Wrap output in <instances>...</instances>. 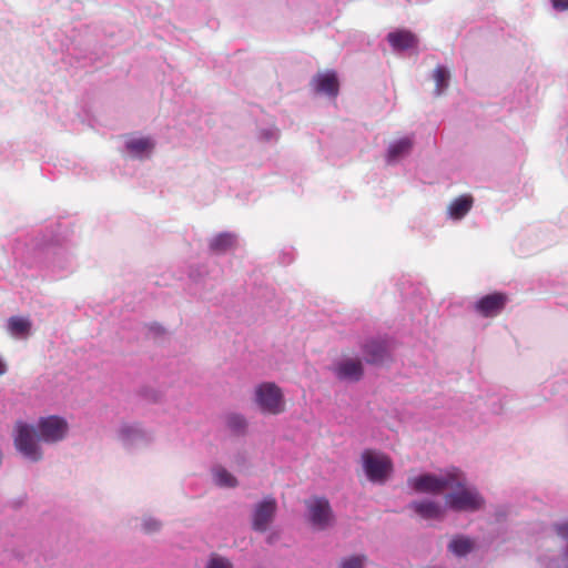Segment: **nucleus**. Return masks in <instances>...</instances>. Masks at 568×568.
Segmentation results:
<instances>
[{"instance_id":"f257e3e1","label":"nucleus","mask_w":568,"mask_h":568,"mask_svg":"<svg viewBox=\"0 0 568 568\" xmlns=\"http://www.w3.org/2000/svg\"><path fill=\"white\" fill-rule=\"evenodd\" d=\"M408 485L417 493L439 494L445 489L462 487V474L457 470L447 473L445 476L432 474L420 475L408 479Z\"/></svg>"},{"instance_id":"f03ea898","label":"nucleus","mask_w":568,"mask_h":568,"mask_svg":"<svg viewBox=\"0 0 568 568\" xmlns=\"http://www.w3.org/2000/svg\"><path fill=\"white\" fill-rule=\"evenodd\" d=\"M361 462L367 479L374 484L386 483L394 469L389 456L373 449H365L361 455Z\"/></svg>"},{"instance_id":"7ed1b4c3","label":"nucleus","mask_w":568,"mask_h":568,"mask_svg":"<svg viewBox=\"0 0 568 568\" xmlns=\"http://www.w3.org/2000/svg\"><path fill=\"white\" fill-rule=\"evenodd\" d=\"M254 402L260 410L267 415H280L286 409L282 389L272 382H264L255 387Z\"/></svg>"},{"instance_id":"20e7f679","label":"nucleus","mask_w":568,"mask_h":568,"mask_svg":"<svg viewBox=\"0 0 568 568\" xmlns=\"http://www.w3.org/2000/svg\"><path fill=\"white\" fill-rule=\"evenodd\" d=\"M307 518L316 530H325L334 524L335 516L326 497L313 496L305 500Z\"/></svg>"},{"instance_id":"39448f33","label":"nucleus","mask_w":568,"mask_h":568,"mask_svg":"<svg viewBox=\"0 0 568 568\" xmlns=\"http://www.w3.org/2000/svg\"><path fill=\"white\" fill-rule=\"evenodd\" d=\"M14 446L27 458L38 462L42 457V453L38 445V437L34 428L21 420L14 426Z\"/></svg>"},{"instance_id":"423d86ee","label":"nucleus","mask_w":568,"mask_h":568,"mask_svg":"<svg viewBox=\"0 0 568 568\" xmlns=\"http://www.w3.org/2000/svg\"><path fill=\"white\" fill-rule=\"evenodd\" d=\"M463 486L459 487L460 490L454 494H448L446 496L447 505L458 511H475L483 507L484 499L481 496L473 489L465 488V480L462 477Z\"/></svg>"},{"instance_id":"0eeeda50","label":"nucleus","mask_w":568,"mask_h":568,"mask_svg":"<svg viewBox=\"0 0 568 568\" xmlns=\"http://www.w3.org/2000/svg\"><path fill=\"white\" fill-rule=\"evenodd\" d=\"M38 439L44 443H57L64 438L68 432V423L59 416L40 418L38 423Z\"/></svg>"},{"instance_id":"6e6552de","label":"nucleus","mask_w":568,"mask_h":568,"mask_svg":"<svg viewBox=\"0 0 568 568\" xmlns=\"http://www.w3.org/2000/svg\"><path fill=\"white\" fill-rule=\"evenodd\" d=\"M277 510V503L274 497H265L258 503L252 515V528L256 531L264 532L272 524Z\"/></svg>"},{"instance_id":"1a4fd4ad","label":"nucleus","mask_w":568,"mask_h":568,"mask_svg":"<svg viewBox=\"0 0 568 568\" xmlns=\"http://www.w3.org/2000/svg\"><path fill=\"white\" fill-rule=\"evenodd\" d=\"M509 297L506 293L494 292L480 297L475 303V311L483 317H496L506 307Z\"/></svg>"},{"instance_id":"9d476101","label":"nucleus","mask_w":568,"mask_h":568,"mask_svg":"<svg viewBox=\"0 0 568 568\" xmlns=\"http://www.w3.org/2000/svg\"><path fill=\"white\" fill-rule=\"evenodd\" d=\"M334 373L339 379L357 382L364 374L363 363L359 358H345L335 365Z\"/></svg>"},{"instance_id":"9b49d317","label":"nucleus","mask_w":568,"mask_h":568,"mask_svg":"<svg viewBox=\"0 0 568 568\" xmlns=\"http://www.w3.org/2000/svg\"><path fill=\"white\" fill-rule=\"evenodd\" d=\"M312 84L317 93H324L329 97L338 94L339 83L336 73L333 71L317 73L313 78Z\"/></svg>"},{"instance_id":"f8f14e48","label":"nucleus","mask_w":568,"mask_h":568,"mask_svg":"<svg viewBox=\"0 0 568 568\" xmlns=\"http://www.w3.org/2000/svg\"><path fill=\"white\" fill-rule=\"evenodd\" d=\"M387 40L392 48L397 51L407 50L416 47L417 38L408 30H397L388 33Z\"/></svg>"},{"instance_id":"ddd939ff","label":"nucleus","mask_w":568,"mask_h":568,"mask_svg":"<svg viewBox=\"0 0 568 568\" xmlns=\"http://www.w3.org/2000/svg\"><path fill=\"white\" fill-rule=\"evenodd\" d=\"M155 144L151 138L141 136L132 138L126 142L128 152L134 158H146L149 156Z\"/></svg>"},{"instance_id":"4468645a","label":"nucleus","mask_w":568,"mask_h":568,"mask_svg":"<svg viewBox=\"0 0 568 568\" xmlns=\"http://www.w3.org/2000/svg\"><path fill=\"white\" fill-rule=\"evenodd\" d=\"M417 515L424 519H437L444 515V509L435 501H414L409 505Z\"/></svg>"},{"instance_id":"2eb2a0df","label":"nucleus","mask_w":568,"mask_h":568,"mask_svg":"<svg viewBox=\"0 0 568 568\" xmlns=\"http://www.w3.org/2000/svg\"><path fill=\"white\" fill-rule=\"evenodd\" d=\"M364 353L366 362L371 364H381L388 357L387 346L383 342H368L364 346Z\"/></svg>"},{"instance_id":"dca6fc26","label":"nucleus","mask_w":568,"mask_h":568,"mask_svg":"<svg viewBox=\"0 0 568 568\" xmlns=\"http://www.w3.org/2000/svg\"><path fill=\"white\" fill-rule=\"evenodd\" d=\"M473 206V197L470 195H462L455 199L448 206L449 216L454 220L463 219Z\"/></svg>"},{"instance_id":"f3484780","label":"nucleus","mask_w":568,"mask_h":568,"mask_svg":"<svg viewBox=\"0 0 568 568\" xmlns=\"http://www.w3.org/2000/svg\"><path fill=\"white\" fill-rule=\"evenodd\" d=\"M236 244V236L232 233H220L210 242V248L215 253H224L232 250Z\"/></svg>"},{"instance_id":"a211bd4d","label":"nucleus","mask_w":568,"mask_h":568,"mask_svg":"<svg viewBox=\"0 0 568 568\" xmlns=\"http://www.w3.org/2000/svg\"><path fill=\"white\" fill-rule=\"evenodd\" d=\"M474 548V541L466 536H454L448 544V550L458 557L466 556Z\"/></svg>"},{"instance_id":"6ab92c4d","label":"nucleus","mask_w":568,"mask_h":568,"mask_svg":"<svg viewBox=\"0 0 568 568\" xmlns=\"http://www.w3.org/2000/svg\"><path fill=\"white\" fill-rule=\"evenodd\" d=\"M8 329L13 336L24 337L30 333L31 322L28 318L12 316L8 321Z\"/></svg>"},{"instance_id":"aec40b11","label":"nucleus","mask_w":568,"mask_h":568,"mask_svg":"<svg viewBox=\"0 0 568 568\" xmlns=\"http://www.w3.org/2000/svg\"><path fill=\"white\" fill-rule=\"evenodd\" d=\"M225 425L234 435H244L247 429L245 417L236 413H231L225 416Z\"/></svg>"},{"instance_id":"412c9836","label":"nucleus","mask_w":568,"mask_h":568,"mask_svg":"<svg viewBox=\"0 0 568 568\" xmlns=\"http://www.w3.org/2000/svg\"><path fill=\"white\" fill-rule=\"evenodd\" d=\"M212 473L216 485L227 488H234L237 486V479L224 467L215 466Z\"/></svg>"},{"instance_id":"4be33fe9","label":"nucleus","mask_w":568,"mask_h":568,"mask_svg":"<svg viewBox=\"0 0 568 568\" xmlns=\"http://www.w3.org/2000/svg\"><path fill=\"white\" fill-rule=\"evenodd\" d=\"M413 141L409 138H403L394 142L388 149V159L397 160L399 156L407 154L412 149Z\"/></svg>"},{"instance_id":"5701e85b","label":"nucleus","mask_w":568,"mask_h":568,"mask_svg":"<svg viewBox=\"0 0 568 568\" xmlns=\"http://www.w3.org/2000/svg\"><path fill=\"white\" fill-rule=\"evenodd\" d=\"M449 78H450V74H449L448 70H446V68L438 65L434 70V80L436 83V89H435L436 95H440L444 92V90L448 85Z\"/></svg>"},{"instance_id":"b1692460","label":"nucleus","mask_w":568,"mask_h":568,"mask_svg":"<svg viewBox=\"0 0 568 568\" xmlns=\"http://www.w3.org/2000/svg\"><path fill=\"white\" fill-rule=\"evenodd\" d=\"M206 568H233L232 562L221 556H213L207 562Z\"/></svg>"},{"instance_id":"393cba45","label":"nucleus","mask_w":568,"mask_h":568,"mask_svg":"<svg viewBox=\"0 0 568 568\" xmlns=\"http://www.w3.org/2000/svg\"><path fill=\"white\" fill-rule=\"evenodd\" d=\"M161 528V523L152 517H144L142 520V529L146 534H152Z\"/></svg>"},{"instance_id":"a878e982","label":"nucleus","mask_w":568,"mask_h":568,"mask_svg":"<svg viewBox=\"0 0 568 568\" xmlns=\"http://www.w3.org/2000/svg\"><path fill=\"white\" fill-rule=\"evenodd\" d=\"M364 560V556H354L348 559H345L342 562L341 568H363Z\"/></svg>"},{"instance_id":"bb28decb","label":"nucleus","mask_w":568,"mask_h":568,"mask_svg":"<svg viewBox=\"0 0 568 568\" xmlns=\"http://www.w3.org/2000/svg\"><path fill=\"white\" fill-rule=\"evenodd\" d=\"M149 332H150V334L153 335V337H158V336L164 334L165 329L159 324H152L149 326Z\"/></svg>"},{"instance_id":"cd10ccee","label":"nucleus","mask_w":568,"mask_h":568,"mask_svg":"<svg viewBox=\"0 0 568 568\" xmlns=\"http://www.w3.org/2000/svg\"><path fill=\"white\" fill-rule=\"evenodd\" d=\"M552 7L558 11L568 10V0H551Z\"/></svg>"},{"instance_id":"c85d7f7f","label":"nucleus","mask_w":568,"mask_h":568,"mask_svg":"<svg viewBox=\"0 0 568 568\" xmlns=\"http://www.w3.org/2000/svg\"><path fill=\"white\" fill-rule=\"evenodd\" d=\"M556 531L558 534V536L565 538V539H568V521L567 523H564V524H560V525H557L556 526Z\"/></svg>"},{"instance_id":"c756f323","label":"nucleus","mask_w":568,"mask_h":568,"mask_svg":"<svg viewBox=\"0 0 568 568\" xmlns=\"http://www.w3.org/2000/svg\"><path fill=\"white\" fill-rule=\"evenodd\" d=\"M131 432H134V429H133L132 427L125 426V427H123V428H122V434H123L124 436H128V437H129V435H130V433H131Z\"/></svg>"},{"instance_id":"7c9ffc66","label":"nucleus","mask_w":568,"mask_h":568,"mask_svg":"<svg viewBox=\"0 0 568 568\" xmlns=\"http://www.w3.org/2000/svg\"><path fill=\"white\" fill-rule=\"evenodd\" d=\"M7 371V366L3 361L0 358V376L3 375Z\"/></svg>"},{"instance_id":"2f4dec72","label":"nucleus","mask_w":568,"mask_h":568,"mask_svg":"<svg viewBox=\"0 0 568 568\" xmlns=\"http://www.w3.org/2000/svg\"><path fill=\"white\" fill-rule=\"evenodd\" d=\"M273 540H274L273 535L268 536V538H267V542H268V544H272V542H273Z\"/></svg>"}]
</instances>
